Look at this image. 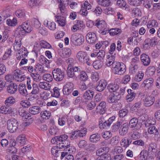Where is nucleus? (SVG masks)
Segmentation results:
<instances>
[{"instance_id":"49","label":"nucleus","mask_w":160,"mask_h":160,"mask_svg":"<svg viewBox=\"0 0 160 160\" xmlns=\"http://www.w3.org/2000/svg\"><path fill=\"white\" fill-rule=\"evenodd\" d=\"M98 4L103 7H107L110 5V0H97Z\"/></svg>"},{"instance_id":"43","label":"nucleus","mask_w":160,"mask_h":160,"mask_svg":"<svg viewBox=\"0 0 160 160\" xmlns=\"http://www.w3.org/2000/svg\"><path fill=\"white\" fill-rule=\"evenodd\" d=\"M148 157V153L145 150L142 151L139 155V157L141 160H146Z\"/></svg>"},{"instance_id":"1","label":"nucleus","mask_w":160,"mask_h":160,"mask_svg":"<svg viewBox=\"0 0 160 160\" xmlns=\"http://www.w3.org/2000/svg\"><path fill=\"white\" fill-rule=\"evenodd\" d=\"M112 67V71L115 74L122 75L126 71L125 65L122 62H116Z\"/></svg>"},{"instance_id":"22","label":"nucleus","mask_w":160,"mask_h":160,"mask_svg":"<svg viewBox=\"0 0 160 160\" xmlns=\"http://www.w3.org/2000/svg\"><path fill=\"white\" fill-rule=\"evenodd\" d=\"M43 24L45 26L51 30H54L56 28V24L53 22L46 20L44 22Z\"/></svg>"},{"instance_id":"26","label":"nucleus","mask_w":160,"mask_h":160,"mask_svg":"<svg viewBox=\"0 0 160 160\" xmlns=\"http://www.w3.org/2000/svg\"><path fill=\"white\" fill-rule=\"evenodd\" d=\"M128 94L127 96L126 99L128 102H131L134 99L136 96V93L131 89H128Z\"/></svg>"},{"instance_id":"21","label":"nucleus","mask_w":160,"mask_h":160,"mask_svg":"<svg viewBox=\"0 0 160 160\" xmlns=\"http://www.w3.org/2000/svg\"><path fill=\"white\" fill-rule=\"evenodd\" d=\"M94 94L93 91L88 90L85 91L83 93L82 97L83 98L86 100H91Z\"/></svg>"},{"instance_id":"7","label":"nucleus","mask_w":160,"mask_h":160,"mask_svg":"<svg viewBox=\"0 0 160 160\" xmlns=\"http://www.w3.org/2000/svg\"><path fill=\"white\" fill-rule=\"evenodd\" d=\"M115 119V116H112L108 119L107 121H102V120L99 121V126L101 129H107Z\"/></svg>"},{"instance_id":"3","label":"nucleus","mask_w":160,"mask_h":160,"mask_svg":"<svg viewBox=\"0 0 160 160\" xmlns=\"http://www.w3.org/2000/svg\"><path fill=\"white\" fill-rule=\"evenodd\" d=\"M8 129L11 133L16 132L18 127V121L15 119L11 118L7 121Z\"/></svg>"},{"instance_id":"61","label":"nucleus","mask_w":160,"mask_h":160,"mask_svg":"<svg viewBox=\"0 0 160 160\" xmlns=\"http://www.w3.org/2000/svg\"><path fill=\"white\" fill-rule=\"evenodd\" d=\"M78 132V137H83L85 136L87 132V129L86 128H82L80 130L77 131Z\"/></svg>"},{"instance_id":"34","label":"nucleus","mask_w":160,"mask_h":160,"mask_svg":"<svg viewBox=\"0 0 160 160\" xmlns=\"http://www.w3.org/2000/svg\"><path fill=\"white\" fill-rule=\"evenodd\" d=\"M64 158V160H73L74 157L73 155L68 154L67 152H61V159Z\"/></svg>"},{"instance_id":"52","label":"nucleus","mask_w":160,"mask_h":160,"mask_svg":"<svg viewBox=\"0 0 160 160\" xmlns=\"http://www.w3.org/2000/svg\"><path fill=\"white\" fill-rule=\"evenodd\" d=\"M15 99L12 97H9L7 98L5 101V104L7 106H11L14 104Z\"/></svg>"},{"instance_id":"11","label":"nucleus","mask_w":160,"mask_h":160,"mask_svg":"<svg viewBox=\"0 0 160 160\" xmlns=\"http://www.w3.org/2000/svg\"><path fill=\"white\" fill-rule=\"evenodd\" d=\"M153 79L152 78H148L145 79L141 85L142 87L145 89H148L153 85Z\"/></svg>"},{"instance_id":"40","label":"nucleus","mask_w":160,"mask_h":160,"mask_svg":"<svg viewBox=\"0 0 160 160\" xmlns=\"http://www.w3.org/2000/svg\"><path fill=\"white\" fill-rule=\"evenodd\" d=\"M103 62L100 60H97L94 61L92 65L94 68L96 69H99L102 66Z\"/></svg>"},{"instance_id":"55","label":"nucleus","mask_w":160,"mask_h":160,"mask_svg":"<svg viewBox=\"0 0 160 160\" xmlns=\"http://www.w3.org/2000/svg\"><path fill=\"white\" fill-rule=\"evenodd\" d=\"M68 116L64 115L61 118H59L58 120V124L60 126H63L65 125Z\"/></svg>"},{"instance_id":"14","label":"nucleus","mask_w":160,"mask_h":160,"mask_svg":"<svg viewBox=\"0 0 160 160\" xmlns=\"http://www.w3.org/2000/svg\"><path fill=\"white\" fill-rule=\"evenodd\" d=\"M129 125L130 128L137 129H139L140 127V124L138 123V120L136 118H134L130 120Z\"/></svg>"},{"instance_id":"33","label":"nucleus","mask_w":160,"mask_h":160,"mask_svg":"<svg viewBox=\"0 0 160 160\" xmlns=\"http://www.w3.org/2000/svg\"><path fill=\"white\" fill-rule=\"evenodd\" d=\"M17 140L20 144L23 146L26 143L27 139L24 135L22 134L17 137Z\"/></svg>"},{"instance_id":"42","label":"nucleus","mask_w":160,"mask_h":160,"mask_svg":"<svg viewBox=\"0 0 160 160\" xmlns=\"http://www.w3.org/2000/svg\"><path fill=\"white\" fill-rule=\"evenodd\" d=\"M18 90L20 93L23 95H25L27 93L26 87L25 84H20L19 86Z\"/></svg>"},{"instance_id":"64","label":"nucleus","mask_w":160,"mask_h":160,"mask_svg":"<svg viewBox=\"0 0 160 160\" xmlns=\"http://www.w3.org/2000/svg\"><path fill=\"white\" fill-rule=\"evenodd\" d=\"M39 61L41 64L43 65H47L49 63V61L43 56H42L39 58Z\"/></svg>"},{"instance_id":"48","label":"nucleus","mask_w":160,"mask_h":160,"mask_svg":"<svg viewBox=\"0 0 160 160\" xmlns=\"http://www.w3.org/2000/svg\"><path fill=\"white\" fill-rule=\"evenodd\" d=\"M158 23L156 20H153L148 21L147 26L148 28H156L158 27Z\"/></svg>"},{"instance_id":"30","label":"nucleus","mask_w":160,"mask_h":160,"mask_svg":"<svg viewBox=\"0 0 160 160\" xmlns=\"http://www.w3.org/2000/svg\"><path fill=\"white\" fill-rule=\"evenodd\" d=\"M0 112L2 113L5 114H10L12 112V109L11 107L2 106L0 108Z\"/></svg>"},{"instance_id":"39","label":"nucleus","mask_w":160,"mask_h":160,"mask_svg":"<svg viewBox=\"0 0 160 160\" xmlns=\"http://www.w3.org/2000/svg\"><path fill=\"white\" fill-rule=\"evenodd\" d=\"M156 72V69L153 66L148 67L146 70V74L149 76H152Z\"/></svg>"},{"instance_id":"2","label":"nucleus","mask_w":160,"mask_h":160,"mask_svg":"<svg viewBox=\"0 0 160 160\" xmlns=\"http://www.w3.org/2000/svg\"><path fill=\"white\" fill-rule=\"evenodd\" d=\"M76 58L79 62L83 63H87L89 65L90 63L89 62L90 60L89 57L87 53L85 52L80 51L77 54Z\"/></svg>"},{"instance_id":"32","label":"nucleus","mask_w":160,"mask_h":160,"mask_svg":"<svg viewBox=\"0 0 160 160\" xmlns=\"http://www.w3.org/2000/svg\"><path fill=\"white\" fill-rule=\"evenodd\" d=\"M55 17L56 21L59 25L62 27L65 26L66 24V21L64 17L60 16H57Z\"/></svg>"},{"instance_id":"36","label":"nucleus","mask_w":160,"mask_h":160,"mask_svg":"<svg viewBox=\"0 0 160 160\" xmlns=\"http://www.w3.org/2000/svg\"><path fill=\"white\" fill-rule=\"evenodd\" d=\"M95 26L99 28H105L106 27V24L104 20H100L98 19L95 23Z\"/></svg>"},{"instance_id":"45","label":"nucleus","mask_w":160,"mask_h":160,"mask_svg":"<svg viewBox=\"0 0 160 160\" xmlns=\"http://www.w3.org/2000/svg\"><path fill=\"white\" fill-rule=\"evenodd\" d=\"M31 76L34 81L36 82L39 81L41 79V76L37 72L31 73Z\"/></svg>"},{"instance_id":"19","label":"nucleus","mask_w":160,"mask_h":160,"mask_svg":"<svg viewBox=\"0 0 160 160\" xmlns=\"http://www.w3.org/2000/svg\"><path fill=\"white\" fill-rule=\"evenodd\" d=\"M17 85L14 83H12L7 86V91L10 94H13L17 90Z\"/></svg>"},{"instance_id":"31","label":"nucleus","mask_w":160,"mask_h":160,"mask_svg":"<svg viewBox=\"0 0 160 160\" xmlns=\"http://www.w3.org/2000/svg\"><path fill=\"white\" fill-rule=\"evenodd\" d=\"M70 145V142L68 140L61 143L58 144L57 147L60 149H63L64 150L68 149V147Z\"/></svg>"},{"instance_id":"12","label":"nucleus","mask_w":160,"mask_h":160,"mask_svg":"<svg viewBox=\"0 0 160 160\" xmlns=\"http://www.w3.org/2000/svg\"><path fill=\"white\" fill-rule=\"evenodd\" d=\"M140 60L142 63L145 66H148L150 63V58L146 54L143 53L141 55Z\"/></svg>"},{"instance_id":"9","label":"nucleus","mask_w":160,"mask_h":160,"mask_svg":"<svg viewBox=\"0 0 160 160\" xmlns=\"http://www.w3.org/2000/svg\"><path fill=\"white\" fill-rule=\"evenodd\" d=\"M148 132L150 134H153V137L155 141H158L160 140V134L158 129L155 126H152L150 127L148 130Z\"/></svg>"},{"instance_id":"25","label":"nucleus","mask_w":160,"mask_h":160,"mask_svg":"<svg viewBox=\"0 0 160 160\" xmlns=\"http://www.w3.org/2000/svg\"><path fill=\"white\" fill-rule=\"evenodd\" d=\"M132 141L127 137H124L121 140L120 144L122 147L126 148H127L131 143Z\"/></svg>"},{"instance_id":"58","label":"nucleus","mask_w":160,"mask_h":160,"mask_svg":"<svg viewBox=\"0 0 160 160\" xmlns=\"http://www.w3.org/2000/svg\"><path fill=\"white\" fill-rule=\"evenodd\" d=\"M110 155L108 153L101 157H98L96 160H110Z\"/></svg>"},{"instance_id":"8","label":"nucleus","mask_w":160,"mask_h":160,"mask_svg":"<svg viewBox=\"0 0 160 160\" xmlns=\"http://www.w3.org/2000/svg\"><path fill=\"white\" fill-rule=\"evenodd\" d=\"M74 85L71 82H68L63 87L62 91L65 95H68L71 93L74 90Z\"/></svg>"},{"instance_id":"63","label":"nucleus","mask_w":160,"mask_h":160,"mask_svg":"<svg viewBox=\"0 0 160 160\" xmlns=\"http://www.w3.org/2000/svg\"><path fill=\"white\" fill-rule=\"evenodd\" d=\"M84 41V38L83 37L80 35L76 40L74 42V43L77 46L80 45L82 44Z\"/></svg>"},{"instance_id":"59","label":"nucleus","mask_w":160,"mask_h":160,"mask_svg":"<svg viewBox=\"0 0 160 160\" xmlns=\"http://www.w3.org/2000/svg\"><path fill=\"white\" fill-rule=\"evenodd\" d=\"M16 15L18 17L21 18L25 16V12L24 10H18L16 11Z\"/></svg>"},{"instance_id":"4","label":"nucleus","mask_w":160,"mask_h":160,"mask_svg":"<svg viewBox=\"0 0 160 160\" xmlns=\"http://www.w3.org/2000/svg\"><path fill=\"white\" fill-rule=\"evenodd\" d=\"M52 73L53 78L57 81H61L64 77V72L61 69L57 68L52 70Z\"/></svg>"},{"instance_id":"35","label":"nucleus","mask_w":160,"mask_h":160,"mask_svg":"<svg viewBox=\"0 0 160 160\" xmlns=\"http://www.w3.org/2000/svg\"><path fill=\"white\" fill-rule=\"evenodd\" d=\"M34 72H37L40 73L42 74L45 73L46 72V70H45L44 67H43L42 65L39 63L36 64L34 68Z\"/></svg>"},{"instance_id":"50","label":"nucleus","mask_w":160,"mask_h":160,"mask_svg":"<svg viewBox=\"0 0 160 160\" xmlns=\"http://www.w3.org/2000/svg\"><path fill=\"white\" fill-rule=\"evenodd\" d=\"M7 24L9 26H14L17 24V20L15 18H14L12 20L8 19L6 21Z\"/></svg>"},{"instance_id":"57","label":"nucleus","mask_w":160,"mask_h":160,"mask_svg":"<svg viewBox=\"0 0 160 160\" xmlns=\"http://www.w3.org/2000/svg\"><path fill=\"white\" fill-rule=\"evenodd\" d=\"M19 54L22 57L24 58L26 56H27L28 53V52L27 49L24 47L20 49L19 51Z\"/></svg>"},{"instance_id":"44","label":"nucleus","mask_w":160,"mask_h":160,"mask_svg":"<svg viewBox=\"0 0 160 160\" xmlns=\"http://www.w3.org/2000/svg\"><path fill=\"white\" fill-rule=\"evenodd\" d=\"M26 32L20 26L17 28L15 31V33L19 37H22L24 35Z\"/></svg>"},{"instance_id":"46","label":"nucleus","mask_w":160,"mask_h":160,"mask_svg":"<svg viewBox=\"0 0 160 160\" xmlns=\"http://www.w3.org/2000/svg\"><path fill=\"white\" fill-rule=\"evenodd\" d=\"M70 65L68 66L67 68V74L68 77L69 78H72L74 76L76 77V74L73 71L72 69L71 68Z\"/></svg>"},{"instance_id":"10","label":"nucleus","mask_w":160,"mask_h":160,"mask_svg":"<svg viewBox=\"0 0 160 160\" xmlns=\"http://www.w3.org/2000/svg\"><path fill=\"white\" fill-rule=\"evenodd\" d=\"M86 39L88 43L93 44L96 42L97 40V37L95 33L90 32L87 34Z\"/></svg>"},{"instance_id":"47","label":"nucleus","mask_w":160,"mask_h":160,"mask_svg":"<svg viewBox=\"0 0 160 160\" xmlns=\"http://www.w3.org/2000/svg\"><path fill=\"white\" fill-rule=\"evenodd\" d=\"M32 88L31 94H38L39 92V89L36 83H33L32 84Z\"/></svg>"},{"instance_id":"17","label":"nucleus","mask_w":160,"mask_h":160,"mask_svg":"<svg viewBox=\"0 0 160 160\" xmlns=\"http://www.w3.org/2000/svg\"><path fill=\"white\" fill-rule=\"evenodd\" d=\"M106 102H101L97 106L96 111L97 113L103 114L105 112Z\"/></svg>"},{"instance_id":"27","label":"nucleus","mask_w":160,"mask_h":160,"mask_svg":"<svg viewBox=\"0 0 160 160\" xmlns=\"http://www.w3.org/2000/svg\"><path fill=\"white\" fill-rule=\"evenodd\" d=\"M38 86L41 89L45 90H49L51 89L50 84L45 82H40L39 83Z\"/></svg>"},{"instance_id":"53","label":"nucleus","mask_w":160,"mask_h":160,"mask_svg":"<svg viewBox=\"0 0 160 160\" xmlns=\"http://www.w3.org/2000/svg\"><path fill=\"white\" fill-rule=\"evenodd\" d=\"M41 117L43 119H48L51 116L50 112L47 111L42 112L40 113Z\"/></svg>"},{"instance_id":"41","label":"nucleus","mask_w":160,"mask_h":160,"mask_svg":"<svg viewBox=\"0 0 160 160\" xmlns=\"http://www.w3.org/2000/svg\"><path fill=\"white\" fill-rule=\"evenodd\" d=\"M100 136L98 134H94L90 136L89 140L92 142H96L100 140Z\"/></svg>"},{"instance_id":"56","label":"nucleus","mask_w":160,"mask_h":160,"mask_svg":"<svg viewBox=\"0 0 160 160\" xmlns=\"http://www.w3.org/2000/svg\"><path fill=\"white\" fill-rule=\"evenodd\" d=\"M122 122L121 121H118L114 124L112 127V130L114 132L117 131L121 125L122 124Z\"/></svg>"},{"instance_id":"20","label":"nucleus","mask_w":160,"mask_h":160,"mask_svg":"<svg viewBox=\"0 0 160 160\" xmlns=\"http://www.w3.org/2000/svg\"><path fill=\"white\" fill-rule=\"evenodd\" d=\"M20 26L26 33L30 32L32 29V27L30 25V23L28 21L23 22Z\"/></svg>"},{"instance_id":"15","label":"nucleus","mask_w":160,"mask_h":160,"mask_svg":"<svg viewBox=\"0 0 160 160\" xmlns=\"http://www.w3.org/2000/svg\"><path fill=\"white\" fill-rule=\"evenodd\" d=\"M16 145V142L11 141L9 143V147L6 150L7 152L8 153H15L17 152V148L15 147Z\"/></svg>"},{"instance_id":"60","label":"nucleus","mask_w":160,"mask_h":160,"mask_svg":"<svg viewBox=\"0 0 160 160\" xmlns=\"http://www.w3.org/2000/svg\"><path fill=\"white\" fill-rule=\"evenodd\" d=\"M68 136L65 134L62 135L58 137V144L61 143V142H64L66 140H68Z\"/></svg>"},{"instance_id":"28","label":"nucleus","mask_w":160,"mask_h":160,"mask_svg":"<svg viewBox=\"0 0 160 160\" xmlns=\"http://www.w3.org/2000/svg\"><path fill=\"white\" fill-rule=\"evenodd\" d=\"M148 152L154 154L158 151L156 144L154 143H151L149 144L148 149Z\"/></svg>"},{"instance_id":"29","label":"nucleus","mask_w":160,"mask_h":160,"mask_svg":"<svg viewBox=\"0 0 160 160\" xmlns=\"http://www.w3.org/2000/svg\"><path fill=\"white\" fill-rule=\"evenodd\" d=\"M40 111V108L37 106L32 107L29 109V112L32 114H37L39 113Z\"/></svg>"},{"instance_id":"24","label":"nucleus","mask_w":160,"mask_h":160,"mask_svg":"<svg viewBox=\"0 0 160 160\" xmlns=\"http://www.w3.org/2000/svg\"><path fill=\"white\" fill-rule=\"evenodd\" d=\"M71 54V49L68 48H64L62 49V52L60 53V55L62 58H67L70 56Z\"/></svg>"},{"instance_id":"16","label":"nucleus","mask_w":160,"mask_h":160,"mask_svg":"<svg viewBox=\"0 0 160 160\" xmlns=\"http://www.w3.org/2000/svg\"><path fill=\"white\" fill-rule=\"evenodd\" d=\"M107 85L106 81L104 80H100L99 82L98 85L96 88V90L101 92L106 88Z\"/></svg>"},{"instance_id":"54","label":"nucleus","mask_w":160,"mask_h":160,"mask_svg":"<svg viewBox=\"0 0 160 160\" xmlns=\"http://www.w3.org/2000/svg\"><path fill=\"white\" fill-rule=\"evenodd\" d=\"M109 32L111 35L114 36L120 34L121 33V29L119 28H115L110 29Z\"/></svg>"},{"instance_id":"51","label":"nucleus","mask_w":160,"mask_h":160,"mask_svg":"<svg viewBox=\"0 0 160 160\" xmlns=\"http://www.w3.org/2000/svg\"><path fill=\"white\" fill-rule=\"evenodd\" d=\"M42 78L43 80L48 82H51L53 80V78L52 75L49 73L44 74L42 76Z\"/></svg>"},{"instance_id":"23","label":"nucleus","mask_w":160,"mask_h":160,"mask_svg":"<svg viewBox=\"0 0 160 160\" xmlns=\"http://www.w3.org/2000/svg\"><path fill=\"white\" fill-rule=\"evenodd\" d=\"M128 124L125 123L122 125L119 130L120 134L122 136L125 135L128 132Z\"/></svg>"},{"instance_id":"5","label":"nucleus","mask_w":160,"mask_h":160,"mask_svg":"<svg viewBox=\"0 0 160 160\" xmlns=\"http://www.w3.org/2000/svg\"><path fill=\"white\" fill-rule=\"evenodd\" d=\"M121 98V95L119 92H114L111 93L108 97L107 102L109 103H116Z\"/></svg>"},{"instance_id":"18","label":"nucleus","mask_w":160,"mask_h":160,"mask_svg":"<svg viewBox=\"0 0 160 160\" xmlns=\"http://www.w3.org/2000/svg\"><path fill=\"white\" fill-rule=\"evenodd\" d=\"M109 151V148L107 147H105L98 149L96 151V154L99 157H101L108 153Z\"/></svg>"},{"instance_id":"37","label":"nucleus","mask_w":160,"mask_h":160,"mask_svg":"<svg viewBox=\"0 0 160 160\" xmlns=\"http://www.w3.org/2000/svg\"><path fill=\"white\" fill-rule=\"evenodd\" d=\"M131 138L133 140H136L139 139L141 136V134L137 131H132L130 133Z\"/></svg>"},{"instance_id":"13","label":"nucleus","mask_w":160,"mask_h":160,"mask_svg":"<svg viewBox=\"0 0 160 160\" xmlns=\"http://www.w3.org/2000/svg\"><path fill=\"white\" fill-rule=\"evenodd\" d=\"M155 101V98L152 96H147L143 99L144 104L146 107H150L153 104Z\"/></svg>"},{"instance_id":"6","label":"nucleus","mask_w":160,"mask_h":160,"mask_svg":"<svg viewBox=\"0 0 160 160\" xmlns=\"http://www.w3.org/2000/svg\"><path fill=\"white\" fill-rule=\"evenodd\" d=\"M13 77L14 80L19 82L24 81L26 78L25 75H23L21 71L19 69L15 70L13 71Z\"/></svg>"},{"instance_id":"62","label":"nucleus","mask_w":160,"mask_h":160,"mask_svg":"<svg viewBox=\"0 0 160 160\" xmlns=\"http://www.w3.org/2000/svg\"><path fill=\"white\" fill-rule=\"evenodd\" d=\"M144 74L142 72H139L135 77V80L137 82L142 80L143 78Z\"/></svg>"},{"instance_id":"38","label":"nucleus","mask_w":160,"mask_h":160,"mask_svg":"<svg viewBox=\"0 0 160 160\" xmlns=\"http://www.w3.org/2000/svg\"><path fill=\"white\" fill-rule=\"evenodd\" d=\"M119 86L116 84H110L108 87L109 91L111 92H117L119 88Z\"/></svg>"}]
</instances>
